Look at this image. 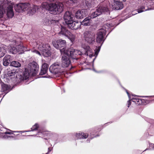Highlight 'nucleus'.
<instances>
[{
    "label": "nucleus",
    "instance_id": "f257e3e1",
    "mask_svg": "<svg viewBox=\"0 0 154 154\" xmlns=\"http://www.w3.org/2000/svg\"><path fill=\"white\" fill-rule=\"evenodd\" d=\"M112 26V25L110 23H107L105 24L102 28L100 29L97 33V37L96 41L98 43L101 44L100 46L96 47L95 50V54H93L91 49L88 46H82V47L85 51V54L87 56H89L90 58H91L93 56H95L96 57L100 50V47L103 42L105 39L104 36L106 35V32L108 31L110 27Z\"/></svg>",
    "mask_w": 154,
    "mask_h": 154
},
{
    "label": "nucleus",
    "instance_id": "f03ea898",
    "mask_svg": "<svg viewBox=\"0 0 154 154\" xmlns=\"http://www.w3.org/2000/svg\"><path fill=\"white\" fill-rule=\"evenodd\" d=\"M66 43L65 40L62 39H59L57 41H54L52 42L54 46L57 49H59L62 54H65L67 55H70L73 59H77L76 56V55L83 54L82 52L79 50H75L72 48L66 50V48L64 47Z\"/></svg>",
    "mask_w": 154,
    "mask_h": 154
},
{
    "label": "nucleus",
    "instance_id": "7ed1b4c3",
    "mask_svg": "<svg viewBox=\"0 0 154 154\" xmlns=\"http://www.w3.org/2000/svg\"><path fill=\"white\" fill-rule=\"evenodd\" d=\"M13 6V4L8 2L5 0H0V18L3 17L5 10L8 18H11L14 15Z\"/></svg>",
    "mask_w": 154,
    "mask_h": 154
},
{
    "label": "nucleus",
    "instance_id": "20e7f679",
    "mask_svg": "<svg viewBox=\"0 0 154 154\" xmlns=\"http://www.w3.org/2000/svg\"><path fill=\"white\" fill-rule=\"evenodd\" d=\"M37 45V47L41 53L37 50H35L32 51L41 56L44 57H48L51 55V48L50 45L48 44H44L40 41H38L35 43Z\"/></svg>",
    "mask_w": 154,
    "mask_h": 154
},
{
    "label": "nucleus",
    "instance_id": "39448f33",
    "mask_svg": "<svg viewBox=\"0 0 154 154\" xmlns=\"http://www.w3.org/2000/svg\"><path fill=\"white\" fill-rule=\"evenodd\" d=\"M16 33H14V35H10L9 37V41L12 42V45L15 46L16 47L17 49H20V51H18L17 52L20 51H23L26 50V48L24 47L20 43L21 39L19 38Z\"/></svg>",
    "mask_w": 154,
    "mask_h": 154
},
{
    "label": "nucleus",
    "instance_id": "423d86ee",
    "mask_svg": "<svg viewBox=\"0 0 154 154\" xmlns=\"http://www.w3.org/2000/svg\"><path fill=\"white\" fill-rule=\"evenodd\" d=\"M48 11L52 14H57L61 13L63 11L64 6L61 2L54 3H51L49 4Z\"/></svg>",
    "mask_w": 154,
    "mask_h": 154
},
{
    "label": "nucleus",
    "instance_id": "0eeeda50",
    "mask_svg": "<svg viewBox=\"0 0 154 154\" xmlns=\"http://www.w3.org/2000/svg\"><path fill=\"white\" fill-rule=\"evenodd\" d=\"M59 34L61 35L68 38L71 42L74 43L75 39V35L68 30L66 27L61 26L60 31Z\"/></svg>",
    "mask_w": 154,
    "mask_h": 154
},
{
    "label": "nucleus",
    "instance_id": "6e6552de",
    "mask_svg": "<svg viewBox=\"0 0 154 154\" xmlns=\"http://www.w3.org/2000/svg\"><path fill=\"white\" fill-rule=\"evenodd\" d=\"M109 8L108 6L106 7L100 6L97 9L96 11L92 12L91 13L90 16L89 17H91V19L94 18L101 14L103 13L106 12L109 13Z\"/></svg>",
    "mask_w": 154,
    "mask_h": 154
},
{
    "label": "nucleus",
    "instance_id": "1a4fd4ad",
    "mask_svg": "<svg viewBox=\"0 0 154 154\" xmlns=\"http://www.w3.org/2000/svg\"><path fill=\"white\" fill-rule=\"evenodd\" d=\"M15 11L17 12H22L28 10L30 4L28 3L16 4L14 6Z\"/></svg>",
    "mask_w": 154,
    "mask_h": 154
},
{
    "label": "nucleus",
    "instance_id": "9d476101",
    "mask_svg": "<svg viewBox=\"0 0 154 154\" xmlns=\"http://www.w3.org/2000/svg\"><path fill=\"white\" fill-rule=\"evenodd\" d=\"M49 70L54 74L61 73L63 72L62 66L58 62L55 63L51 65L49 68Z\"/></svg>",
    "mask_w": 154,
    "mask_h": 154
},
{
    "label": "nucleus",
    "instance_id": "9b49d317",
    "mask_svg": "<svg viewBox=\"0 0 154 154\" xmlns=\"http://www.w3.org/2000/svg\"><path fill=\"white\" fill-rule=\"evenodd\" d=\"M83 37L85 41L89 44H91L94 42V34L91 32L86 31L84 32Z\"/></svg>",
    "mask_w": 154,
    "mask_h": 154
},
{
    "label": "nucleus",
    "instance_id": "f8f14e48",
    "mask_svg": "<svg viewBox=\"0 0 154 154\" xmlns=\"http://www.w3.org/2000/svg\"><path fill=\"white\" fill-rule=\"evenodd\" d=\"M64 54L62 58V63L61 66L62 68H66L68 67L70 63V61L69 60V57H70L72 59L75 60H76L78 59V57H77L79 55H76L77 59H73L71 58L70 55H68L65 54Z\"/></svg>",
    "mask_w": 154,
    "mask_h": 154
},
{
    "label": "nucleus",
    "instance_id": "ddd939ff",
    "mask_svg": "<svg viewBox=\"0 0 154 154\" xmlns=\"http://www.w3.org/2000/svg\"><path fill=\"white\" fill-rule=\"evenodd\" d=\"M114 2L111 5V8L114 10H119L122 9L124 5L123 2L126 0H113Z\"/></svg>",
    "mask_w": 154,
    "mask_h": 154
},
{
    "label": "nucleus",
    "instance_id": "4468645a",
    "mask_svg": "<svg viewBox=\"0 0 154 154\" xmlns=\"http://www.w3.org/2000/svg\"><path fill=\"white\" fill-rule=\"evenodd\" d=\"M29 68L30 69V73L33 75H36L38 72L39 67L38 64L33 62L29 64Z\"/></svg>",
    "mask_w": 154,
    "mask_h": 154
},
{
    "label": "nucleus",
    "instance_id": "2eb2a0df",
    "mask_svg": "<svg viewBox=\"0 0 154 154\" xmlns=\"http://www.w3.org/2000/svg\"><path fill=\"white\" fill-rule=\"evenodd\" d=\"M148 1H147V2H143L142 4H143L144 5H143L141 6L140 8L137 10V11L138 13H140L143 11L154 9V8H151L149 7V6H150L151 7H152L150 5H149V3H148Z\"/></svg>",
    "mask_w": 154,
    "mask_h": 154
},
{
    "label": "nucleus",
    "instance_id": "dca6fc26",
    "mask_svg": "<svg viewBox=\"0 0 154 154\" xmlns=\"http://www.w3.org/2000/svg\"><path fill=\"white\" fill-rule=\"evenodd\" d=\"M16 73L14 71H9L6 76L4 78V80L7 82H10L12 80L15 79L17 77Z\"/></svg>",
    "mask_w": 154,
    "mask_h": 154
},
{
    "label": "nucleus",
    "instance_id": "f3484780",
    "mask_svg": "<svg viewBox=\"0 0 154 154\" xmlns=\"http://www.w3.org/2000/svg\"><path fill=\"white\" fill-rule=\"evenodd\" d=\"M68 27L72 29H77L80 27L81 24L80 23L76 22L73 20L71 22L66 24Z\"/></svg>",
    "mask_w": 154,
    "mask_h": 154
},
{
    "label": "nucleus",
    "instance_id": "a211bd4d",
    "mask_svg": "<svg viewBox=\"0 0 154 154\" xmlns=\"http://www.w3.org/2000/svg\"><path fill=\"white\" fill-rule=\"evenodd\" d=\"M74 15L69 11L66 12L64 14V19L66 24L73 20Z\"/></svg>",
    "mask_w": 154,
    "mask_h": 154
},
{
    "label": "nucleus",
    "instance_id": "6ab92c4d",
    "mask_svg": "<svg viewBox=\"0 0 154 154\" xmlns=\"http://www.w3.org/2000/svg\"><path fill=\"white\" fill-rule=\"evenodd\" d=\"M87 15L86 10L82 9V10H79L75 14V17L77 19H82Z\"/></svg>",
    "mask_w": 154,
    "mask_h": 154
},
{
    "label": "nucleus",
    "instance_id": "aec40b11",
    "mask_svg": "<svg viewBox=\"0 0 154 154\" xmlns=\"http://www.w3.org/2000/svg\"><path fill=\"white\" fill-rule=\"evenodd\" d=\"M1 87V92H3L5 94L8 93L11 90V86L5 83H2V84Z\"/></svg>",
    "mask_w": 154,
    "mask_h": 154
},
{
    "label": "nucleus",
    "instance_id": "412c9836",
    "mask_svg": "<svg viewBox=\"0 0 154 154\" xmlns=\"http://www.w3.org/2000/svg\"><path fill=\"white\" fill-rule=\"evenodd\" d=\"M74 136L76 139H86L88 137V134L87 133L79 132L75 133Z\"/></svg>",
    "mask_w": 154,
    "mask_h": 154
},
{
    "label": "nucleus",
    "instance_id": "4be33fe9",
    "mask_svg": "<svg viewBox=\"0 0 154 154\" xmlns=\"http://www.w3.org/2000/svg\"><path fill=\"white\" fill-rule=\"evenodd\" d=\"M12 60V58L10 55H6L3 60V65L4 66H8Z\"/></svg>",
    "mask_w": 154,
    "mask_h": 154
},
{
    "label": "nucleus",
    "instance_id": "5701e85b",
    "mask_svg": "<svg viewBox=\"0 0 154 154\" xmlns=\"http://www.w3.org/2000/svg\"><path fill=\"white\" fill-rule=\"evenodd\" d=\"M43 23L44 25L48 26L50 24H52L56 22V21L54 20H52L50 18L49 16H47L45 17L43 20Z\"/></svg>",
    "mask_w": 154,
    "mask_h": 154
},
{
    "label": "nucleus",
    "instance_id": "b1692460",
    "mask_svg": "<svg viewBox=\"0 0 154 154\" xmlns=\"http://www.w3.org/2000/svg\"><path fill=\"white\" fill-rule=\"evenodd\" d=\"M38 6H37L34 5L32 7H31L30 6V7L27 10L28 14L29 15H33L38 10Z\"/></svg>",
    "mask_w": 154,
    "mask_h": 154
},
{
    "label": "nucleus",
    "instance_id": "393cba45",
    "mask_svg": "<svg viewBox=\"0 0 154 154\" xmlns=\"http://www.w3.org/2000/svg\"><path fill=\"white\" fill-rule=\"evenodd\" d=\"M48 64L46 63L43 64L42 66V68L40 73V75H42L45 74L48 70Z\"/></svg>",
    "mask_w": 154,
    "mask_h": 154
},
{
    "label": "nucleus",
    "instance_id": "a878e982",
    "mask_svg": "<svg viewBox=\"0 0 154 154\" xmlns=\"http://www.w3.org/2000/svg\"><path fill=\"white\" fill-rule=\"evenodd\" d=\"M30 72L29 70L25 68V71L23 72V74L22 76L21 75V76L20 79L21 80H24L27 79L29 76Z\"/></svg>",
    "mask_w": 154,
    "mask_h": 154
},
{
    "label": "nucleus",
    "instance_id": "bb28decb",
    "mask_svg": "<svg viewBox=\"0 0 154 154\" xmlns=\"http://www.w3.org/2000/svg\"><path fill=\"white\" fill-rule=\"evenodd\" d=\"M91 17H88L85 18L82 22L80 23H81V25L84 26H89L91 23Z\"/></svg>",
    "mask_w": 154,
    "mask_h": 154
},
{
    "label": "nucleus",
    "instance_id": "cd10ccee",
    "mask_svg": "<svg viewBox=\"0 0 154 154\" xmlns=\"http://www.w3.org/2000/svg\"><path fill=\"white\" fill-rule=\"evenodd\" d=\"M8 131H7L5 132L4 134L3 135V138L5 139H8L9 138L8 135H7V134H13L14 132H21L22 131H11L10 130H8Z\"/></svg>",
    "mask_w": 154,
    "mask_h": 154
},
{
    "label": "nucleus",
    "instance_id": "c85d7f7f",
    "mask_svg": "<svg viewBox=\"0 0 154 154\" xmlns=\"http://www.w3.org/2000/svg\"><path fill=\"white\" fill-rule=\"evenodd\" d=\"M9 51L13 54H15L18 51H20V49H17L16 47L10 46L8 48Z\"/></svg>",
    "mask_w": 154,
    "mask_h": 154
},
{
    "label": "nucleus",
    "instance_id": "c756f323",
    "mask_svg": "<svg viewBox=\"0 0 154 154\" xmlns=\"http://www.w3.org/2000/svg\"><path fill=\"white\" fill-rule=\"evenodd\" d=\"M132 101L136 104L138 105H141L142 103V100L137 98H133L131 99Z\"/></svg>",
    "mask_w": 154,
    "mask_h": 154
},
{
    "label": "nucleus",
    "instance_id": "7c9ffc66",
    "mask_svg": "<svg viewBox=\"0 0 154 154\" xmlns=\"http://www.w3.org/2000/svg\"><path fill=\"white\" fill-rule=\"evenodd\" d=\"M49 4L47 2H44L42 4L41 7L42 8V9H44L48 11L49 9Z\"/></svg>",
    "mask_w": 154,
    "mask_h": 154
},
{
    "label": "nucleus",
    "instance_id": "2f4dec72",
    "mask_svg": "<svg viewBox=\"0 0 154 154\" xmlns=\"http://www.w3.org/2000/svg\"><path fill=\"white\" fill-rule=\"evenodd\" d=\"M6 52V48L5 47H0V58L3 57Z\"/></svg>",
    "mask_w": 154,
    "mask_h": 154
},
{
    "label": "nucleus",
    "instance_id": "473e14b6",
    "mask_svg": "<svg viewBox=\"0 0 154 154\" xmlns=\"http://www.w3.org/2000/svg\"><path fill=\"white\" fill-rule=\"evenodd\" d=\"M11 65L15 67H19L21 66V64L19 62L15 61H12L11 63Z\"/></svg>",
    "mask_w": 154,
    "mask_h": 154
},
{
    "label": "nucleus",
    "instance_id": "72a5a7b5",
    "mask_svg": "<svg viewBox=\"0 0 154 154\" xmlns=\"http://www.w3.org/2000/svg\"><path fill=\"white\" fill-rule=\"evenodd\" d=\"M39 127V125L38 123H35L34 125H33L32 128H31L32 131H36L37 130L38 128ZM22 131L21 133L24 132H29L30 131Z\"/></svg>",
    "mask_w": 154,
    "mask_h": 154
},
{
    "label": "nucleus",
    "instance_id": "f704fd0d",
    "mask_svg": "<svg viewBox=\"0 0 154 154\" xmlns=\"http://www.w3.org/2000/svg\"><path fill=\"white\" fill-rule=\"evenodd\" d=\"M126 93L128 96V97H129V100L127 102V104H128V107H129L131 105V100H131V99L130 98V95H129V93L128 92V91H127V90H126Z\"/></svg>",
    "mask_w": 154,
    "mask_h": 154
},
{
    "label": "nucleus",
    "instance_id": "c9c22d12",
    "mask_svg": "<svg viewBox=\"0 0 154 154\" xmlns=\"http://www.w3.org/2000/svg\"><path fill=\"white\" fill-rule=\"evenodd\" d=\"M85 3L88 7H90V6L91 5V1L86 0Z\"/></svg>",
    "mask_w": 154,
    "mask_h": 154
},
{
    "label": "nucleus",
    "instance_id": "e433bc0d",
    "mask_svg": "<svg viewBox=\"0 0 154 154\" xmlns=\"http://www.w3.org/2000/svg\"><path fill=\"white\" fill-rule=\"evenodd\" d=\"M91 138H88L87 140H86V141L87 143H89L90 142V140L92 139L94 137H96V136H93V134H92L91 133Z\"/></svg>",
    "mask_w": 154,
    "mask_h": 154
},
{
    "label": "nucleus",
    "instance_id": "4c0bfd02",
    "mask_svg": "<svg viewBox=\"0 0 154 154\" xmlns=\"http://www.w3.org/2000/svg\"><path fill=\"white\" fill-rule=\"evenodd\" d=\"M146 120L148 122H149L150 123H151L153 122V120H152L151 119L149 118H147Z\"/></svg>",
    "mask_w": 154,
    "mask_h": 154
},
{
    "label": "nucleus",
    "instance_id": "58836bf2",
    "mask_svg": "<svg viewBox=\"0 0 154 154\" xmlns=\"http://www.w3.org/2000/svg\"><path fill=\"white\" fill-rule=\"evenodd\" d=\"M9 138L8 139V140H11L12 139H14V140L16 139L13 136H9Z\"/></svg>",
    "mask_w": 154,
    "mask_h": 154
},
{
    "label": "nucleus",
    "instance_id": "ea45409f",
    "mask_svg": "<svg viewBox=\"0 0 154 154\" xmlns=\"http://www.w3.org/2000/svg\"><path fill=\"white\" fill-rule=\"evenodd\" d=\"M151 130L152 132H154V125H152L151 127Z\"/></svg>",
    "mask_w": 154,
    "mask_h": 154
},
{
    "label": "nucleus",
    "instance_id": "a19ab883",
    "mask_svg": "<svg viewBox=\"0 0 154 154\" xmlns=\"http://www.w3.org/2000/svg\"><path fill=\"white\" fill-rule=\"evenodd\" d=\"M149 145L150 147H152L153 149L154 150V144L152 143H149Z\"/></svg>",
    "mask_w": 154,
    "mask_h": 154
},
{
    "label": "nucleus",
    "instance_id": "79ce46f5",
    "mask_svg": "<svg viewBox=\"0 0 154 154\" xmlns=\"http://www.w3.org/2000/svg\"><path fill=\"white\" fill-rule=\"evenodd\" d=\"M77 0H70V2L71 3H75Z\"/></svg>",
    "mask_w": 154,
    "mask_h": 154
},
{
    "label": "nucleus",
    "instance_id": "37998d69",
    "mask_svg": "<svg viewBox=\"0 0 154 154\" xmlns=\"http://www.w3.org/2000/svg\"><path fill=\"white\" fill-rule=\"evenodd\" d=\"M3 127V124L0 121V130H1V128Z\"/></svg>",
    "mask_w": 154,
    "mask_h": 154
},
{
    "label": "nucleus",
    "instance_id": "c03bdc74",
    "mask_svg": "<svg viewBox=\"0 0 154 154\" xmlns=\"http://www.w3.org/2000/svg\"><path fill=\"white\" fill-rule=\"evenodd\" d=\"M42 78H48V76H47L46 75L45 76H43L42 77Z\"/></svg>",
    "mask_w": 154,
    "mask_h": 154
},
{
    "label": "nucleus",
    "instance_id": "a18cd8bd",
    "mask_svg": "<svg viewBox=\"0 0 154 154\" xmlns=\"http://www.w3.org/2000/svg\"><path fill=\"white\" fill-rule=\"evenodd\" d=\"M147 149H146L144 151H146V150H147Z\"/></svg>",
    "mask_w": 154,
    "mask_h": 154
},
{
    "label": "nucleus",
    "instance_id": "49530a36",
    "mask_svg": "<svg viewBox=\"0 0 154 154\" xmlns=\"http://www.w3.org/2000/svg\"><path fill=\"white\" fill-rule=\"evenodd\" d=\"M51 1H54L55 0H50Z\"/></svg>",
    "mask_w": 154,
    "mask_h": 154
},
{
    "label": "nucleus",
    "instance_id": "de8ad7c7",
    "mask_svg": "<svg viewBox=\"0 0 154 154\" xmlns=\"http://www.w3.org/2000/svg\"><path fill=\"white\" fill-rule=\"evenodd\" d=\"M137 14V13H136V14H133V15H135V14Z\"/></svg>",
    "mask_w": 154,
    "mask_h": 154
},
{
    "label": "nucleus",
    "instance_id": "09e8293b",
    "mask_svg": "<svg viewBox=\"0 0 154 154\" xmlns=\"http://www.w3.org/2000/svg\"><path fill=\"white\" fill-rule=\"evenodd\" d=\"M95 59V58H94V60H93V61Z\"/></svg>",
    "mask_w": 154,
    "mask_h": 154
}]
</instances>
